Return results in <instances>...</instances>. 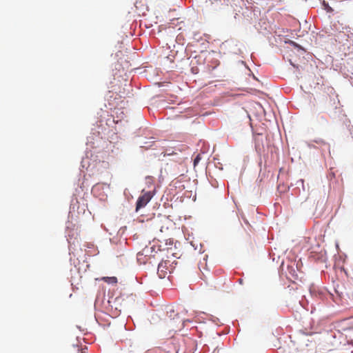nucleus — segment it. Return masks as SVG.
I'll list each match as a JSON object with an SVG mask.
<instances>
[{"mask_svg":"<svg viewBox=\"0 0 353 353\" xmlns=\"http://www.w3.org/2000/svg\"><path fill=\"white\" fill-rule=\"evenodd\" d=\"M152 196L153 195L151 192H146L141 195L138 198L136 203V212H138L139 210L144 208L150 202Z\"/></svg>","mask_w":353,"mask_h":353,"instance_id":"obj_1","label":"nucleus"},{"mask_svg":"<svg viewBox=\"0 0 353 353\" xmlns=\"http://www.w3.org/2000/svg\"><path fill=\"white\" fill-rule=\"evenodd\" d=\"M149 250L148 248H145L142 250V252H140L137 254V260L140 262L142 261V257L146 256V254L148 252Z\"/></svg>","mask_w":353,"mask_h":353,"instance_id":"obj_2","label":"nucleus"},{"mask_svg":"<svg viewBox=\"0 0 353 353\" xmlns=\"http://www.w3.org/2000/svg\"><path fill=\"white\" fill-rule=\"evenodd\" d=\"M103 280L108 283H117V279L114 276L112 277H103Z\"/></svg>","mask_w":353,"mask_h":353,"instance_id":"obj_3","label":"nucleus"},{"mask_svg":"<svg viewBox=\"0 0 353 353\" xmlns=\"http://www.w3.org/2000/svg\"><path fill=\"white\" fill-rule=\"evenodd\" d=\"M200 160H201L200 154H198L194 160V166L196 165V164L199 162Z\"/></svg>","mask_w":353,"mask_h":353,"instance_id":"obj_4","label":"nucleus"},{"mask_svg":"<svg viewBox=\"0 0 353 353\" xmlns=\"http://www.w3.org/2000/svg\"><path fill=\"white\" fill-rule=\"evenodd\" d=\"M161 268H163V265H162L161 264H159V267H158V273L159 274L160 277H161V278H162V277H164V276H165V274H161L160 273V271H161Z\"/></svg>","mask_w":353,"mask_h":353,"instance_id":"obj_5","label":"nucleus"},{"mask_svg":"<svg viewBox=\"0 0 353 353\" xmlns=\"http://www.w3.org/2000/svg\"><path fill=\"white\" fill-rule=\"evenodd\" d=\"M81 353H88L87 348L81 349Z\"/></svg>","mask_w":353,"mask_h":353,"instance_id":"obj_6","label":"nucleus"}]
</instances>
